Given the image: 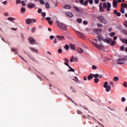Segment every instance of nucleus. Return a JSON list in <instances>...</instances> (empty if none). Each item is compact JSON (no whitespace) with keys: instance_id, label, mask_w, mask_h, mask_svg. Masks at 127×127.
I'll list each match as a JSON object with an SVG mask.
<instances>
[{"instance_id":"nucleus-1","label":"nucleus","mask_w":127,"mask_h":127,"mask_svg":"<svg viewBox=\"0 0 127 127\" xmlns=\"http://www.w3.org/2000/svg\"><path fill=\"white\" fill-rule=\"evenodd\" d=\"M112 7V4L110 2H107V3L104 2L103 4V7L105 9H106L107 11H111V7Z\"/></svg>"},{"instance_id":"nucleus-2","label":"nucleus","mask_w":127,"mask_h":127,"mask_svg":"<svg viewBox=\"0 0 127 127\" xmlns=\"http://www.w3.org/2000/svg\"><path fill=\"white\" fill-rule=\"evenodd\" d=\"M97 18L100 20L101 23H104V24H107V23H108V21L103 16H99L97 17Z\"/></svg>"},{"instance_id":"nucleus-3","label":"nucleus","mask_w":127,"mask_h":127,"mask_svg":"<svg viewBox=\"0 0 127 127\" xmlns=\"http://www.w3.org/2000/svg\"><path fill=\"white\" fill-rule=\"evenodd\" d=\"M126 59L124 58H120L117 60V64L118 65H123V64H125V61Z\"/></svg>"},{"instance_id":"nucleus-4","label":"nucleus","mask_w":127,"mask_h":127,"mask_svg":"<svg viewBox=\"0 0 127 127\" xmlns=\"http://www.w3.org/2000/svg\"><path fill=\"white\" fill-rule=\"evenodd\" d=\"M109 84V82L108 81H106L104 83V87L105 88L106 91L107 92H110L111 91L112 88H111V86H108V84Z\"/></svg>"},{"instance_id":"nucleus-5","label":"nucleus","mask_w":127,"mask_h":127,"mask_svg":"<svg viewBox=\"0 0 127 127\" xmlns=\"http://www.w3.org/2000/svg\"><path fill=\"white\" fill-rule=\"evenodd\" d=\"M28 41L30 44L34 45L36 44V41H35V39L34 38L30 37L28 39Z\"/></svg>"},{"instance_id":"nucleus-6","label":"nucleus","mask_w":127,"mask_h":127,"mask_svg":"<svg viewBox=\"0 0 127 127\" xmlns=\"http://www.w3.org/2000/svg\"><path fill=\"white\" fill-rule=\"evenodd\" d=\"M33 22H36V20L34 19H27L26 20L27 24H30V23H33Z\"/></svg>"},{"instance_id":"nucleus-7","label":"nucleus","mask_w":127,"mask_h":127,"mask_svg":"<svg viewBox=\"0 0 127 127\" xmlns=\"http://www.w3.org/2000/svg\"><path fill=\"white\" fill-rule=\"evenodd\" d=\"M92 44L95 46V47H96V48H97L98 49H99L100 50H102V49H103V46L100 45H97V43L92 42Z\"/></svg>"},{"instance_id":"nucleus-8","label":"nucleus","mask_w":127,"mask_h":127,"mask_svg":"<svg viewBox=\"0 0 127 127\" xmlns=\"http://www.w3.org/2000/svg\"><path fill=\"white\" fill-rule=\"evenodd\" d=\"M77 35H78V36H79V37H80V38H82V39H85V35H84V34H83V33L79 32V31H75Z\"/></svg>"},{"instance_id":"nucleus-9","label":"nucleus","mask_w":127,"mask_h":127,"mask_svg":"<svg viewBox=\"0 0 127 127\" xmlns=\"http://www.w3.org/2000/svg\"><path fill=\"white\" fill-rule=\"evenodd\" d=\"M64 64L66 66H67V67H68V68H69V69L68 70V72H70V71L71 72H75V69H73L71 66H70L69 64H67L66 63H64Z\"/></svg>"},{"instance_id":"nucleus-10","label":"nucleus","mask_w":127,"mask_h":127,"mask_svg":"<svg viewBox=\"0 0 127 127\" xmlns=\"http://www.w3.org/2000/svg\"><path fill=\"white\" fill-rule=\"evenodd\" d=\"M27 6L28 8H33L35 7V4L33 3H29L27 4Z\"/></svg>"},{"instance_id":"nucleus-11","label":"nucleus","mask_w":127,"mask_h":127,"mask_svg":"<svg viewBox=\"0 0 127 127\" xmlns=\"http://www.w3.org/2000/svg\"><path fill=\"white\" fill-rule=\"evenodd\" d=\"M93 32L94 33H96V34H100V33H101V32H102V29H96L93 31Z\"/></svg>"},{"instance_id":"nucleus-12","label":"nucleus","mask_w":127,"mask_h":127,"mask_svg":"<svg viewBox=\"0 0 127 127\" xmlns=\"http://www.w3.org/2000/svg\"><path fill=\"white\" fill-rule=\"evenodd\" d=\"M113 6L114 8L118 7V1H117V0H113Z\"/></svg>"},{"instance_id":"nucleus-13","label":"nucleus","mask_w":127,"mask_h":127,"mask_svg":"<svg viewBox=\"0 0 127 127\" xmlns=\"http://www.w3.org/2000/svg\"><path fill=\"white\" fill-rule=\"evenodd\" d=\"M56 37L59 39V40H65V38L64 36H57Z\"/></svg>"},{"instance_id":"nucleus-14","label":"nucleus","mask_w":127,"mask_h":127,"mask_svg":"<svg viewBox=\"0 0 127 127\" xmlns=\"http://www.w3.org/2000/svg\"><path fill=\"white\" fill-rule=\"evenodd\" d=\"M97 38H98V39H95L94 40L95 41L98 42V40H99V41H102V40H103V38H102V37L100 35H97Z\"/></svg>"},{"instance_id":"nucleus-15","label":"nucleus","mask_w":127,"mask_h":127,"mask_svg":"<svg viewBox=\"0 0 127 127\" xmlns=\"http://www.w3.org/2000/svg\"><path fill=\"white\" fill-rule=\"evenodd\" d=\"M64 8H65V9H71V8H72V6H71V5H68V4H65L64 6Z\"/></svg>"},{"instance_id":"nucleus-16","label":"nucleus","mask_w":127,"mask_h":127,"mask_svg":"<svg viewBox=\"0 0 127 127\" xmlns=\"http://www.w3.org/2000/svg\"><path fill=\"white\" fill-rule=\"evenodd\" d=\"M76 51L78 53H83V52H84V50L81 48H78V49H76Z\"/></svg>"},{"instance_id":"nucleus-17","label":"nucleus","mask_w":127,"mask_h":127,"mask_svg":"<svg viewBox=\"0 0 127 127\" xmlns=\"http://www.w3.org/2000/svg\"><path fill=\"white\" fill-rule=\"evenodd\" d=\"M66 15L68 16V17H73V14L71 12H66Z\"/></svg>"},{"instance_id":"nucleus-18","label":"nucleus","mask_w":127,"mask_h":127,"mask_svg":"<svg viewBox=\"0 0 127 127\" xmlns=\"http://www.w3.org/2000/svg\"><path fill=\"white\" fill-rule=\"evenodd\" d=\"M30 49L31 50V51H32V52H34L35 53H38V51L34 48L30 47Z\"/></svg>"},{"instance_id":"nucleus-19","label":"nucleus","mask_w":127,"mask_h":127,"mask_svg":"<svg viewBox=\"0 0 127 127\" xmlns=\"http://www.w3.org/2000/svg\"><path fill=\"white\" fill-rule=\"evenodd\" d=\"M114 14H116L117 16H121V12H118V11L117 10H114Z\"/></svg>"},{"instance_id":"nucleus-20","label":"nucleus","mask_w":127,"mask_h":127,"mask_svg":"<svg viewBox=\"0 0 127 127\" xmlns=\"http://www.w3.org/2000/svg\"><path fill=\"white\" fill-rule=\"evenodd\" d=\"M73 7L74 8L76 11H77V12H81V9H80L79 7H77L76 6H73Z\"/></svg>"},{"instance_id":"nucleus-21","label":"nucleus","mask_w":127,"mask_h":127,"mask_svg":"<svg viewBox=\"0 0 127 127\" xmlns=\"http://www.w3.org/2000/svg\"><path fill=\"white\" fill-rule=\"evenodd\" d=\"M104 42H106V43H108V44H111V42H112L111 39H105L104 40Z\"/></svg>"},{"instance_id":"nucleus-22","label":"nucleus","mask_w":127,"mask_h":127,"mask_svg":"<svg viewBox=\"0 0 127 127\" xmlns=\"http://www.w3.org/2000/svg\"><path fill=\"white\" fill-rule=\"evenodd\" d=\"M93 75H94V74L90 73V75L87 76L88 80H91L93 79V78H94Z\"/></svg>"},{"instance_id":"nucleus-23","label":"nucleus","mask_w":127,"mask_h":127,"mask_svg":"<svg viewBox=\"0 0 127 127\" xmlns=\"http://www.w3.org/2000/svg\"><path fill=\"white\" fill-rule=\"evenodd\" d=\"M70 49L71 50H75V45H74V44H70Z\"/></svg>"},{"instance_id":"nucleus-24","label":"nucleus","mask_w":127,"mask_h":127,"mask_svg":"<svg viewBox=\"0 0 127 127\" xmlns=\"http://www.w3.org/2000/svg\"><path fill=\"white\" fill-rule=\"evenodd\" d=\"M57 23L58 26H59V27H60V28H61L62 27V26L63 25V24H62L60 22L57 21Z\"/></svg>"},{"instance_id":"nucleus-25","label":"nucleus","mask_w":127,"mask_h":127,"mask_svg":"<svg viewBox=\"0 0 127 127\" xmlns=\"http://www.w3.org/2000/svg\"><path fill=\"white\" fill-rule=\"evenodd\" d=\"M45 5H46V8L47 9H49V8H50V5L49 4V3H48V2H46Z\"/></svg>"},{"instance_id":"nucleus-26","label":"nucleus","mask_w":127,"mask_h":127,"mask_svg":"<svg viewBox=\"0 0 127 127\" xmlns=\"http://www.w3.org/2000/svg\"><path fill=\"white\" fill-rule=\"evenodd\" d=\"M121 7H122L123 8H127V4L121 3Z\"/></svg>"},{"instance_id":"nucleus-27","label":"nucleus","mask_w":127,"mask_h":127,"mask_svg":"<svg viewBox=\"0 0 127 127\" xmlns=\"http://www.w3.org/2000/svg\"><path fill=\"white\" fill-rule=\"evenodd\" d=\"M61 29H62L63 30H67V26L63 25L62 27L61 28Z\"/></svg>"},{"instance_id":"nucleus-28","label":"nucleus","mask_w":127,"mask_h":127,"mask_svg":"<svg viewBox=\"0 0 127 127\" xmlns=\"http://www.w3.org/2000/svg\"><path fill=\"white\" fill-rule=\"evenodd\" d=\"M121 41H122V42H123V43H124L125 44L127 45V39H122Z\"/></svg>"},{"instance_id":"nucleus-29","label":"nucleus","mask_w":127,"mask_h":127,"mask_svg":"<svg viewBox=\"0 0 127 127\" xmlns=\"http://www.w3.org/2000/svg\"><path fill=\"white\" fill-rule=\"evenodd\" d=\"M119 77H118V76H115V77H114L113 80H114L115 82H118V81H119Z\"/></svg>"},{"instance_id":"nucleus-30","label":"nucleus","mask_w":127,"mask_h":127,"mask_svg":"<svg viewBox=\"0 0 127 127\" xmlns=\"http://www.w3.org/2000/svg\"><path fill=\"white\" fill-rule=\"evenodd\" d=\"M76 21L78 23H82V19L80 18H78L76 19Z\"/></svg>"},{"instance_id":"nucleus-31","label":"nucleus","mask_w":127,"mask_h":127,"mask_svg":"<svg viewBox=\"0 0 127 127\" xmlns=\"http://www.w3.org/2000/svg\"><path fill=\"white\" fill-rule=\"evenodd\" d=\"M70 90H72V91L73 92V93H77L76 89H74V88L72 86H70Z\"/></svg>"},{"instance_id":"nucleus-32","label":"nucleus","mask_w":127,"mask_h":127,"mask_svg":"<svg viewBox=\"0 0 127 127\" xmlns=\"http://www.w3.org/2000/svg\"><path fill=\"white\" fill-rule=\"evenodd\" d=\"M122 32L124 33V34H125V35H127V31L126 29H123L122 31Z\"/></svg>"},{"instance_id":"nucleus-33","label":"nucleus","mask_w":127,"mask_h":127,"mask_svg":"<svg viewBox=\"0 0 127 127\" xmlns=\"http://www.w3.org/2000/svg\"><path fill=\"white\" fill-rule=\"evenodd\" d=\"M7 20H9V21H11V20H15V18H14L8 17V18H7Z\"/></svg>"},{"instance_id":"nucleus-34","label":"nucleus","mask_w":127,"mask_h":127,"mask_svg":"<svg viewBox=\"0 0 127 127\" xmlns=\"http://www.w3.org/2000/svg\"><path fill=\"white\" fill-rule=\"evenodd\" d=\"M99 78H95L94 79V83H95V84H98V83L99 82Z\"/></svg>"},{"instance_id":"nucleus-35","label":"nucleus","mask_w":127,"mask_h":127,"mask_svg":"<svg viewBox=\"0 0 127 127\" xmlns=\"http://www.w3.org/2000/svg\"><path fill=\"white\" fill-rule=\"evenodd\" d=\"M64 63H67V64H68V63H69V60H68V59L64 58Z\"/></svg>"},{"instance_id":"nucleus-36","label":"nucleus","mask_w":127,"mask_h":127,"mask_svg":"<svg viewBox=\"0 0 127 127\" xmlns=\"http://www.w3.org/2000/svg\"><path fill=\"white\" fill-rule=\"evenodd\" d=\"M88 2H89V1L88 0H86L83 3V5H87Z\"/></svg>"},{"instance_id":"nucleus-37","label":"nucleus","mask_w":127,"mask_h":127,"mask_svg":"<svg viewBox=\"0 0 127 127\" xmlns=\"http://www.w3.org/2000/svg\"><path fill=\"white\" fill-rule=\"evenodd\" d=\"M80 107H82V108H83V109H84V110H86V111H89V109H88V108H87V107L83 106H82L81 105H80Z\"/></svg>"},{"instance_id":"nucleus-38","label":"nucleus","mask_w":127,"mask_h":127,"mask_svg":"<svg viewBox=\"0 0 127 127\" xmlns=\"http://www.w3.org/2000/svg\"><path fill=\"white\" fill-rule=\"evenodd\" d=\"M93 77H94L95 78H98V77L99 76V74L96 73L95 74H93Z\"/></svg>"},{"instance_id":"nucleus-39","label":"nucleus","mask_w":127,"mask_h":127,"mask_svg":"<svg viewBox=\"0 0 127 127\" xmlns=\"http://www.w3.org/2000/svg\"><path fill=\"white\" fill-rule=\"evenodd\" d=\"M40 2L41 4H42L43 5L45 4V2L43 0H40Z\"/></svg>"},{"instance_id":"nucleus-40","label":"nucleus","mask_w":127,"mask_h":127,"mask_svg":"<svg viewBox=\"0 0 127 127\" xmlns=\"http://www.w3.org/2000/svg\"><path fill=\"white\" fill-rule=\"evenodd\" d=\"M110 44H111V45H112V46H114V45H115V44H116V41H111Z\"/></svg>"},{"instance_id":"nucleus-41","label":"nucleus","mask_w":127,"mask_h":127,"mask_svg":"<svg viewBox=\"0 0 127 127\" xmlns=\"http://www.w3.org/2000/svg\"><path fill=\"white\" fill-rule=\"evenodd\" d=\"M115 35H116V33L115 32L111 33L110 34V36H111V37H112L113 36H115Z\"/></svg>"},{"instance_id":"nucleus-42","label":"nucleus","mask_w":127,"mask_h":127,"mask_svg":"<svg viewBox=\"0 0 127 127\" xmlns=\"http://www.w3.org/2000/svg\"><path fill=\"white\" fill-rule=\"evenodd\" d=\"M21 11H22V12H23V13L24 12V11H25V8L24 7H21Z\"/></svg>"},{"instance_id":"nucleus-43","label":"nucleus","mask_w":127,"mask_h":127,"mask_svg":"<svg viewBox=\"0 0 127 127\" xmlns=\"http://www.w3.org/2000/svg\"><path fill=\"white\" fill-rule=\"evenodd\" d=\"M121 13H125V8L121 7Z\"/></svg>"},{"instance_id":"nucleus-44","label":"nucleus","mask_w":127,"mask_h":127,"mask_svg":"<svg viewBox=\"0 0 127 127\" xmlns=\"http://www.w3.org/2000/svg\"><path fill=\"white\" fill-rule=\"evenodd\" d=\"M21 2L20 0H16V4H19Z\"/></svg>"},{"instance_id":"nucleus-45","label":"nucleus","mask_w":127,"mask_h":127,"mask_svg":"<svg viewBox=\"0 0 127 127\" xmlns=\"http://www.w3.org/2000/svg\"><path fill=\"white\" fill-rule=\"evenodd\" d=\"M32 32L34 33L35 32V30H36V28L34 27L31 29Z\"/></svg>"},{"instance_id":"nucleus-46","label":"nucleus","mask_w":127,"mask_h":127,"mask_svg":"<svg viewBox=\"0 0 127 127\" xmlns=\"http://www.w3.org/2000/svg\"><path fill=\"white\" fill-rule=\"evenodd\" d=\"M79 2L80 3H81V4H82L83 5H84V0H79Z\"/></svg>"},{"instance_id":"nucleus-47","label":"nucleus","mask_w":127,"mask_h":127,"mask_svg":"<svg viewBox=\"0 0 127 127\" xmlns=\"http://www.w3.org/2000/svg\"><path fill=\"white\" fill-rule=\"evenodd\" d=\"M92 69L93 70H96V69H97V66L95 65H92Z\"/></svg>"},{"instance_id":"nucleus-48","label":"nucleus","mask_w":127,"mask_h":127,"mask_svg":"<svg viewBox=\"0 0 127 127\" xmlns=\"http://www.w3.org/2000/svg\"><path fill=\"white\" fill-rule=\"evenodd\" d=\"M123 86H124V87H125V88H127V82H124L123 83Z\"/></svg>"},{"instance_id":"nucleus-49","label":"nucleus","mask_w":127,"mask_h":127,"mask_svg":"<svg viewBox=\"0 0 127 127\" xmlns=\"http://www.w3.org/2000/svg\"><path fill=\"white\" fill-rule=\"evenodd\" d=\"M77 113L78 115H82V114H83L80 110H77Z\"/></svg>"},{"instance_id":"nucleus-50","label":"nucleus","mask_w":127,"mask_h":127,"mask_svg":"<svg viewBox=\"0 0 127 127\" xmlns=\"http://www.w3.org/2000/svg\"><path fill=\"white\" fill-rule=\"evenodd\" d=\"M28 57H29L30 59H31V60H33V61L34 60H35V59H34V58H32V57H31V56H30V55H28Z\"/></svg>"},{"instance_id":"nucleus-51","label":"nucleus","mask_w":127,"mask_h":127,"mask_svg":"<svg viewBox=\"0 0 127 127\" xmlns=\"http://www.w3.org/2000/svg\"><path fill=\"white\" fill-rule=\"evenodd\" d=\"M46 15V13H45V12H43L42 13V16H43V17H45Z\"/></svg>"},{"instance_id":"nucleus-52","label":"nucleus","mask_w":127,"mask_h":127,"mask_svg":"<svg viewBox=\"0 0 127 127\" xmlns=\"http://www.w3.org/2000/svg\"><path fill=\"white\" fill-rule=\"evenodd\" d=\"M73 61H74V57L73 56H72L71 58H70V62H73Z\"/></svg>"},{"instance_id":"nucleus-53","label":"nucleus","mask_w":127,"mask_h":127,"mask_svg":"<svg viewBox=\"0 0 127 127\" xmlns=\"http://www.w3.org/2000/svg\"><path fill=\"white\" fill-rule=\"evenodd\" d=\"M83 24H84L85 25H87L88 24V21H86V20H84L83 21Z\"/></svg>"},{"instance_id":"nucleus-54","label":"nucleus","mask_w":127,"mask_h":127,"mask_svg":"<svg viewBox=\"0 0 127 127\" xmlns=\"http://www.w3.org/2000/svg\"><path fill=\"white\" fill-rule=\"evenodd\" d=\"M76 82L78 84H82V82H81V81H80L79 79H78V78H77V80Z\"/></svg>"},{"instance_id":"nucleus-55","label":"nucleus","mask_w":127,"mask_h":127,"mask_svg":"<svg viewBox=\"0 0 127 127\" xmlns=\"http://www.w3.org/2000/svg\"><path fill=\"white\" fill-rule=\"evenodd\" d=\"M99 10H100V11H104V7H99Z\"/></svg>"},{"instance_id":"nucleus-56","label":"nucleus","mask_w":127,"mask_h":127,"mask_svg":"<svg viewBox=\"0 0 127 127\" xmlns=\"http://www.w3.org/2000/svg\"><path fill=\"white\" fill-rule=\"evenodd\" d=\"M58 53H59V54H61L62 53V49H59L58 50Z\"/></svg>"},{"instance_id":"nucleus-57","label":"nucleus","mask_w":127,"mask_h":127,"mask_svg":"<svg viewBox=\"0 0 127 127\" xmlns=\"http://www.w3.org/2000/svg\"><path fill=\"white\" fill-rule=\"evenodd\" d=\"M59 40V39H55V40L54 41V43H55V44H56V43H57V42H58Z\"/></svg>"},{"instance_id":"nucleus-58","label":"nucleus","mask_w":127,"mask_h":127,"mask_svg":"<svg viewBox=\"0 0 127 127\" xmlns=\"http://www.w3.org/2000/svg\"><path fill=\"white\" fill-rule=\"evenodd\" d=\"M64 48H65V49H69V48H70V47H69L68 46V45H66L65 46H64Z\"/></svg>"},{"instance_id":"nucleus-59","label":"nucleus","mask_w":127,"mask_h":127,"mask_svg":"<svg viewBox=\"0 0 127 127\" xmlns=\"http://www.w3.org/2000/svg\"><path fill=\"white\" fill-rule=\"evenodd\" d=\"M97 26H98V27H102L103 26V24H100V23H98Z\"/></svg>"},{"instance_id":"nucleus-60","label":"nucleus","mask_w":127,"mask_h":127,"mask_svg":"<svg viewBox=\"0 0 127 127\" xmlns=\"http://www.w3.org/2000/svg\"><path fill=\"white\" fill-rule=\"evenodd\" d=\"M46 20H48V21H50V20H51V18H50V17H48L46 18Z\"/></svg>"},{"instance_id":"nucleus-61","label":"nucleus","mask_w":127,"mask_h":127,"mask_svg":"<svg viewBox=\"0 0 127 127\" xmlns=\"http://www.w3.org/2000/svg\"><path fill=\"white\" fill-rule=\"evenodd\" d=\"M38 13H41V12H42V9H41V8H39L38 10Z\"/></svg>"},{"instance_id":"nucleus-62","label":"nucleus","mask_w":127,"mask_h":127,"mask_svg":"<svg viewBox=\"0 0 127 127\" xmlns=\"http://www.w3.org/2000/svg\"><path fill=\"white\" fill-rule=\"evenodd\" d=\"M77 79H78V77H77V76H75V77L74 78H73L72 80L73 81H74L75 82H76Z\"/></svg>"},{"instance_id":"nucleus-63","label":"nucleus","mask_w":127,"mask_h":127,"mask_svg":"<svg viewBox=\"0 0 127 127\" xmlns=\"http://www.w3.org/2000/svg\"><path fill=\"white\" fill-rule=\"evenodd\" d=\"M21 4L23 6H25V3L24 2V1H21Z\"/></svg>"},{"instance_id":"nucleus-64","label":"nucleus","mask_w":127,"mask_h":127,"mask_svg":"<svg viewBox=\"0 0 127 127\" xmlns=\"http://www.w3.org/2000/svg\"><path fill=\"white\" fill-rule=\"evenodd\" d=\"M124 25L126 27H127V21L124 22Z\"/></svg>"}]
</instances>
